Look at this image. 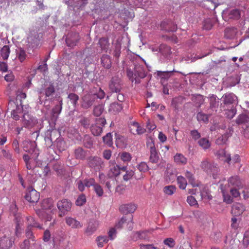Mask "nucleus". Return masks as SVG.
I'll return each mask as SVG.
<instances>
[{
    "label": "nucleus",
    "mask_w": 249,
    "mask_h": 249,
    "mask_svg": "<svg viewBox=\"0 0 249 249\" xmlns=\"http://www.w3.org/2000/svg\"><path fill=\"white\" fill-rule=\"evenodd\" d=\"M35 142H28L26 145H24L23 149L24 151L31 154L32 157H30L28 154H24L23 156V159L26 163L30 160L34 159V161L36 160V158L39 155L38 149L36 147Z\"/></svg>",
    "instance_id": "obj_1"
},
{
    "label": "nucleus",
    "mask_w": 249,
    "mask_h": 249,
    "mask_svg": "<svg viewBox=\"0 0 249 249\" xmlns=\"http://www.w3.org/2000/svg\"><path fill=\"white\" fill-rule=\"evenodd\" d=\"M41 36L39 33L35 31H31L30 33L29 36L27 38V49L28 53H31V51L33 52L34 49H36L40 44Z\"/></svg>",
    "instance_id": "obj_2"
},
{
    "label": "nucleus",
    "mask_w": 249,
    "mask_h": 249,
    "mask_svg": "<svg viewBox=\"0 0 249 249\" xmlns=\"http://www.w3.org/2000/svg\"><path fill=\"white\" fill-rule=\"evenodd\" d=\"M136 206L133 204H125L122 205L119 210L123 213H133L136 210Z\"/></svg>",
    "instance_id": "obj_26"
},
{
    "label": "nucleus",
    "mask_w": 249,
    "mask_h": 249,
    "mask_svg": "<svg viewBox=\"0 0 249 249\" xmlns=\"http://www.w3.org/2000/svg\"><path fill=\"white\" fill-rule=\"evenodd\" d=\"M249 117L245 114H241L238 116L236 119V123L238 124H245L248 122Z\"/></svg>",
    "instance_id": "obj_43"
},
{
    "label": "nucleus",
    "mask_w": 249,
    "mask_h": 249,
    "mask_svg": "<svg viewBox=\"0 0 249 249\" xmlns=\"http://www.w3.org/2000/svg\"><path fill=\"white\" fill-rule=\"evenodd\" d=\"M25 199L30 203H36L39 199V194L34 189H28L24 196Z\"/></svg>",
    "instance_id": "obj_9"
},
{
    "label": "nucleus",
    "mask_w": 249,
    "mask_h": 249,
    "mask_svg": "<svg viewBox=\"0 0 249 249\" xmlns=\"http://www.w3.org/2000/svg\"><path fill=\"white\" fill-rule=\"evenodd\" d=\"M174 159L175 162L178 165H185L187 163V159L180 153H177Z\"/></svg>",
    "instance_id": "obj_35"
},
{
    "label": "nucleus",
    "mask_w": 249,
    "mask_h": 249,
    "mask_svg": "<svg viewBox=\"0 0 249 249\" xmlns=\"http://www.w3.org/2000/svg\"><path fill=\"white\" fill-rule=\"evenodd\" d=\"M10 50L9 46L5 45L0 50V55L3 59L7 60L9 56Z\"/></svg>",
    "instance_id": "obj_46"
},
{
    "label": "nucleus",
    "mask_w": 249,
    "mask_h": 249,
    "mask_svg": "<svg viewBox=\"0 0 249 249\" xmlns=\"http://www.w3.org/2000/svg\"><path fill=\"white\" fill-rule=\"evenodd\" d=\"M17 56L19 60L22 62L25 60L27 54L23 48H19L17 50Z\"/></svg>",
    "instance_id": "obj_48"
},
{
    "label": "nucleus",
    "mask_w": 249,
    "mask_h": 249,
    "mask_svg": "<svg viewBox=\"0 0 249 249\" xmlns=\"http://www.w3.org/2000/svg\"><path fill=\"white\" fill-rule=\"evenodd\" d=\"M223 17L225 18V20H227L226 18H228V19H237L240 17V13L239 10L236 9L228 10L224 12Z\"/></svg>",
    "instance_id": "obj_12"
},
{
    "label": "nucleus",
    "mask_w": 249,
    "mask_h": 249,
    "mask_svg": "<svg viewBox=\"0 0 249 249\" xmlns=\"http://www.w3.org/2000/svg\"><path fill=\"white\" fill-rule=\"evenodd\" d=\"M123 109L122 105L121 104L113 103L110 105L109 111L114 113L119 112Z\"/></svg>",
    "instance_id": "obj_45"
},
{
    "label": "nucleus",
    "mask_w": 249,
    "mask_h": 249,
    "mask_svg": "<svg viewBox=\"0 0 249 249\" xmlns=\"http://www.w3.org/2000/svg\"><path fill=\"white\" fill-rule=\"evenodd\" d=\"M97 97L95 94H86L82 98L81 106L83 108L88 109L91 107L95 100Z\"/></svg>",
    "instance_id": "obj_8"
},
{
    "label": "nucleus",
    "mask_w": 249,
    "mask_h": 249,
    "mask_svg": "<svg viewBox=\"0 0 249 249\" xmlns=\"http://www.w3.org/2000/svg\"><path fill=\"white\" fill-rule=\"evenodd\" d=\"M65 220L67 225L73 229L80 228L83 226L79 221L71 217H66Z\"/></svg>",
    "instance_id": "obj_29"
},
{
    "label": "nucleus",
    "mask_w": 249,
    "mask_h": 249,
    "mask_svg": "<svg viewBox=\"0 0 249 249\" xmlns=\"http://www.w3.org/2000/svg\"><path fill=\"white\" fill-rule=\"evenodd\" d=\"M90 130L92 134L94 136H99L103 131L102 127L96 125H92L90 127Z\"/></svg>",
    "instance_id": "obj_54"
},
{
    "label": "nucleus",
    "mask_w": 249,
    "mask_h": 249,
    "mask_svg": "<svg viewBox=\"0 0 249 249\" xmlns=\"http://www.w3.org/2000/svg\"><path fill=\"white\" fill-rule=\"evenodd\" d=\"M200 166L207 173L213 174L214 178H216L218 168L216 164L210 162L208 159H205L201 161Z\"/></svg>",
    "instance_id": "obj_3"
},
{
    "label": "nucleus",
    "mask_w": 249,
    "mask_h": 249,
    "mask_svg": "<svg viewBox=\"0 0 249 249\" xmlns=\"http://www.w3.org/2000/svg\"><path fill=\"white\" fill-rule=\"evenodd\" d=\"M79 39V35L78 33H70L66 39V42L68 46L72 47L76 45Z\"/></svg>",
    "instance_id": "obj_17"
},
{
    "label": "nucleus",
    "mask_w": 249,
    "mask_h": 249,
    "mask_svg": "<svg viewBox=\"0 0 249 249\" xmlns=\"http://www.w3.org/2000/svg\"><path fill=\"white\" fill-rule=\"evenodd\" d=\"M160 27L161 30L167 32H175L177 30V26L172 21L170 20L161 22Z\"/></svg>",
    "instance_id": "obj_20"
},
{
    "label": "nucleus",
    "mask_w": 249,
    "mask_h": 249,
    "mask_svg": "<svg viewBox=\"0 0 249 249\" xmlns=\"http://www.w3.org/2000/svg\"><path fill=\"white\" fill-rule=\"evenodd\" d=\"M224 33L226 38L228 39H234L236 37L238 31L236 28L228 27L225 29Z\"/></svg>",
    "instance_id": "obj_28"
},
{
    "label": "nucleus",
    "mask_w": 249,
    "mask_h": 249,
    "mask_svg": "<svg viewBox=\"0 0 249 249\" xmlns=\"http://www.w3.org/2000/svg\"><path fill=\"white\" fill-rule=\"evenodd\" d=\"M176 187L173 185H169L164 187L163 191L168 195H172L176 191Z\"/></svg>",
    "instance_id": "obj_58"
},
{
    "label": "nucleus",
    "mask_w": 249,
    "mask_h": 249,
    "mask_svg": "<svg viewBox=\"0 0 249 249\" xmlns=\"http://www.w3.org/2000/svg\"><path fill=\"white\" fill-rule=\"evenodd\" d=\"M71 203L67 199H62L57 203V207L59 210V215L62 217L70 212L71 208Z\"/></svg>",
    "instance_id": "obj_5"
},
{
    "label": "nucleus",
    "mask_w": 249,
    "mask_h": 249,
    "mask_svg": "<svg viewBox=\"0 0 249 249\" xmlns=\"http://www.w3.org/2000/svg\"><path fill=\"white\" fill-rule=\"evenodd\" d=\"M22 123L27 128L33 127L37 123V120L28 113H24L23 116Z\"/></svg>",
    "instance_id": "obj_11"
},
{
    "label": "nucleus",
    "mask_w": 249,
    "mask_h": 249,
    "mask_svg": "<svg viewBox=\"0 0 249 249\" xmlns=\"http://www.w3.org/2000/svg\"><path fill=\"white\" fill-rule=\"evenodd\" d=\"M25 235L28 240H31L33 242H35V237L33 233V229L27 228L25 231Z\"/></svg>",
    "instance_id": "obj_57"
},
{
    "label": "nucleus",
    "mask_w": 249,
    "mask_h": 249,
    "mask_svg": "<svg viewBox=\"0 0 249 249\" xmlns=\"http://www.w3.org/2000/svg\"><path fill=\"white\" fill-rule=\"evenodd\" d=\"M222 98L225 105L237 104V97L233 93H227L223 95Z\"/></svg>",
    "instance_id": "obj_15"
},
{
    "label": "nucleus",
    "mask_w": 249,
    "mask_h": 249,
    "mask_svg": "<svg viewBox=\"0 0 249 249\" xmlns=\"http://www.w3.org/2000/svg\"><path fill=\"white\" fill-rule=\"evenodd\" d=\"M103 141L108 146H111L113 144L111 134L110 133H107L106 136L103 137Z\"/></svg>",
    "instance_id": "obj_56"
},
{
    "label": "nucleus",
    "mask_w": 249,
    "mask_h": 249,
    "mask_svg": "<svg viewBox=\"0 0 249 249\" xmlns=\"http://www.w3.org/2000/svg\"><path fill=\"white\" fill-rule=\"evenodd\" d=\"M130 130L133 134L138 135L142 134L146 131L145 129L140 126L139 124L136 122H133L130 124Z\"/></svg>",
    "instance_id": "obj_21"
},
{
    "label": "nucleus",
    "mask_w": 249,
    "mask_h": 249,
    "mask_svg": "<svg viewBox=\"0 0 249 249\" xmlns=\"http://www.w3.org/2000/svg\"><path fill=\"white\" fill-rule=\"evenodd\" d=\"M210 107L213 111H216V109L218 106V101L215 95L212 94L209 97Z\"/></svg>",
    "instance_id": "obj_37"
},
{
    "label": "nucleus",
    "mask_w": 249,
    "mask_h": 249,
    "mask_svg": "<svg viewBox=\"0 0 249 249\" xmlns=\"http://www.w3.org/2000/svg\"><path fill=\"white\" fill-rule=\"evenodd\" d=\"M217 156L219 159L228 163L231 160V156L225 149H220L217 151Z\"/></svg>",
    "instance_id": "obj_31"
},
{
    "label": "nucleus",
    "mask_w": 249,
    "mask_h": 249,
    "mask_svg": "<svg viewBox=\"0 0 249 249\" xmlns=\"http://www.w3.org/2000/svg\"><path fill=\"white\" fill-rule=\"evenodd\" d=\"M100 180L101 183H105L106 187L107 188L108 191L111 192V184L110 181L107 180L109 178L107 176H106L103 173H100L99 176Z\"/></svg>",
    "instance_id": "obj_39"
},
{
    "label": "nucleus",
    "mask_w": 249,
    "mask_h": 249,
    "mask_svg": "<svg viewBox=\"0 0 249 249\" xmlns=\"http://www.w3.org/2000/svg\"><path fill=\"white\" fill-rule=\"evenodd\" d=\"M101 64L103 67L107 69H109L111 66V60L110 56L107 54H104L101 58Z\"/></svg>",
    "instance_id": "obj_33"
},
{
    "label": "nucleus",
    "mask_w": 249,
    "mask_h": 249,
    "mask_svg": "<svg viewBox=\"0 0 249 249\" xmlns=\"http://www.w3.org/2000/svg\"><path fill=\"white\" fill-rule=\"evenodd\" d=\"M54 145L57 149L61 152L65 150L67 148L65 142L61 138H57L54 142Z\"/></svg>",
    "instance_id": "obj_36"
},
{
    "label": "nucleus",
    "mask_w": 249,
    "mask_h": 249,
    "mask_svg": "<svg viewBox=\"0 0 249 249\" xmlns=\"http://www.w3.org/2000/svg\"><path fill=\"white\" fill-rule=\"evenodd\" d=\"M150 157L149 161L153 163H157L159 160V156L154 144L153 142L149 143Z\"/></svg>",
    "instance_id": "obj_16"
},
{
    "label": "nucleus",
    "mask_w": 249,
    "mask_h": 249,
    "mask_svg": "<svg viewBox=\"0 0 249 249\" xmlns=\"http://www.w3.org/2000/svg\"><path fill=\"white\" fill-rule=\"evenodd\" d=\"M97 246L99 248H102L105 244H107L108 241V237L107 236H100L96 238Z\"/></svg>",
    "instance_id": "obj_49"
},
{
    "label": "nucleus",
    "mask_w": 249,
    "mask_h": 249,
    "mask_svg": "<svg viewBox=\"0 0 249 249\" xmlns=\"http://www.w3.org/2000/svg\"><path fill=\"white\" fill-rule=\"evenodd\" d=\"M45 135L47 136V137H49L50 138L52 139V140L54 139L55 138H57V137L60 136V133L58 132V131L55 129V128H52L51 129H48L45 133Z\"/></svg>",
    "instance_id": "obj_38"
},
{
    "label": "nucleus",
    "mask_w": 249,
    "mask_h": 249,
    "mask_svg": "<svg viewBox=\"0 0 249 249\" xmlns=\"http://www.w3.org/2000/svg\"><path fill=\"white\" fill-rule=\"evenodd\" d=\"M22 106H19L17 105L16 106V108L12 110L11 115L14 119L15 120H18L19 119V116L18 114H20L22 112L23 107Z\"/></svg>",
    "instance_id": "obj_41"
},
{
    "label": "nucleus",
    "mask_w": 249,
    "mask_h": 249,
    "mask_svg": "<svg viewBox=\"0 0 249 249\" xmlns=\"http://www.w3.org/2000/svg\"><path fill=\"white\" fill-rule=\"evenodd\" d=\"M120 158L121 160L124 162L130 161L132 159L131 155L126 152H123L120 155Z\"/></svg>",
    "instance_id": "obj_61"
},
{
    "label": "nucleus",
    "mask_w": 249,
    "mask_h": 249,
    "mask_svg": "<svg viewBox=\"0 0 249 249\" xmlns=\"http://www.w3.org/2000/svg\"><path fill=\"white\" fill-rule=\"evenodd\" d=\"M99 225V223L98 221L94 219L90 220L85 230V233L87 236L91 235L97 230Z\"/></svg>",
    "instance_id": "obj_13"
},
{
    "label": "nucleus",
    "mask_w": 249,
    "mask_h": 249,
    "mask_svg": "<svg viewBox=\"0 0 249 249\" xmlns=\"http://www.w3.org/2000/svg\"><path fill=\"white\" fill-rule=\"evenodd\" d=\"M104 110V107L102 105H99L94 107L93 109V114L96 116H100Z\"/></svg>",
    "instance_id": "obj_60"
},
{
    "label": "nucleus",
    "mask_w": 249,
    "mask_h": 249,
    "mask_svg": "<svg viewBox=\"0 0 249 249\" xmlns=\"http://www.w3.org/2000/svg\"><path fill=\"white\" fill-rule=\"evenodd\" d=\"M159 52L164 56H168L171 53V48L166 44H161L159 47Z\"/></svg>",
    "instance_id": "obj_40"
},
{
    "label": "nucleus",
    "mask_w": 249,
    "mask_h": 249,
    "mask_svg": "<svg viewBox=\"0 0 249 249\" xmlns=\"http://www.w3.org/2000/svg\"><path fill=\"white\" fill-rule=\"evenodd\" d=\"M146 76V74L143 66L140 65H135L134 80L135 84L140 83V79H143Z\"/></svg>",
    "instance_id": "obj_10"
},
{
    "label": "nucleus",
    "mask_w": 249,
    "mask_h": 249,
    "mask_svg": "<svg viewBox=\"0 0 249 249\" xmlns=\"http://www.w3.org/2000/svg\"><path fill=\"white\" fill-rule=\"evenodd\" d=\"M109 163L112 164L113 166L110 168L107 177L109 178H111L120 175V166L118 165L115 164L114 161L110 160Z\"/></svg>",
    "instance_id": "obj_19"
},
{
    "label": "nucleus",
    "mask_w": 249,
    "mask_h": 249,
    "mask_svg": "<svg viewBox=\"0 0 249 249\" xmlns=\"http://www.w3.org/2000/svg\"><path fill=\"white\" fill-rule=\"evenodd\" d=\"M200 195L202 199H206L208 200H211L213 197L211 195L210 191L206 187H204L200 191Z\"/></svg>",
    "instance_id": "obj_52"
},
{
    "label": "nucleus",
    "mask_w": 249,
    "mask_h": 249,
    "mask_svg": "<svg viewBox=\"0 0 249 249\" xmlns=\"http://www.w3.org/2000/svg\"><path fill=\"white\" fill-rule=\"evenodd\" d=\"M174 72H177L175 69L169 71H157V75L162 82L167 81L173 75Z\"/></svg>",
    "instance_id": "obj_25"
},
{
    "label": "nucleus",
    "mask_w": 249,
    "mask_h": 249,
    "mask_svg": "<svg viewBox=\"0 0 249 249\" xmlns=\"http://www.w3.org/2000/svg\"><path fill=\"white\" fill-rule=\"evenodd\" d=\"M53 199L47 198L44 199L41 203V208L43 210H49L52 211L54 208Z\"/></svg>",
    "instance_id": "obj_34"
},
{
    "label": "nucleus",
    "mask_w": 249,
    "mask_h": 249,
    "mask_svg": "<svg viewBox=\"0 0 249 249\" xmlns=\"http://www.w3.org/2000/svg\"><path fill=\"white\" fill-rule=\"evenodd\" d=\"M98 44L102 50L106 51L108 49L109 45L108 39L106 37L101 38L99 40Z\"/></svg>",
    "instance_id": "obj_44"
},
{
    "label": "nucleus",
    "mask_w": 249,
    "mask_h": 249,
    "mask_svg": "<svg viewBox=\"0 0 249 249\" xmlns=\"http://www.w3.org/2000/svg\"><path fill=\"white\" fill-rule=\"evenodd\" d=\"M186 178L188 179L189 183L192 185L193 187L198 185L196 182L193 174L188 171H186L185 173Z\"/></svg>",
    "instance_id": "obj_47"
},
{
    "label": "nucleus",
    "mask_w": 249,
    "mask_h": 249,
    "mask_svg": "<svg viewBox=\"0 0 249 249\" xmlns=\"http://www.w3.org/2000/svg\"><path fill=\"white\" fill-rule=\"evenodd\" d=\"M108 88L112 93H119L122 89V83L119 76H115L111 78L108 83Z\"/></svg>",
    "instance_id": "obj_6"
},
{
    "label": "nucleus",
    "mask_w": 249,
    "mask_h": 249,
    "mask_svg": "<svg viewBox=\"0 0 249 249\" xmlns=\"http://www.w3.org/2000/svg\"><path fill=\"white\" fill-rule=\"evenodd\" d=\"M132 219L133 217L132 216L129 219H127L126 216H123L120 220L116 224L115 228L121 229L123 225L126 223L127 229L129 230H131L133 226Z\"/></svg>",
    "instance_id": "obj_14"
},
{
    "label": "nucleus",
    "mask_w": 249,
    "mask_h": 249,
    "mask_svg": "<svg viewBox=\"0 0 249 249\" xmlns=\"http://www.w3.org/2000/svg\"><path fill=\"white\" fill-rule=\"evenodd\" d=\"M137 168L142 173H145L149 170V167L145 162H141L138 164Z\"/></svg>",
    "instance_id": "obj_59"
},
{
    "label": "nucleus",
    "mask_w": 249,
    "mask_h": 249,
    "mask_svg": "<svg viewBox=\"0 0 249 249\" xmlns=\"http://www.w3.org/2000/svg\"><path fill=\"white\" fill-rule=\"evenodd\" d=\"M86 202V196L84 195H81L78 196L76 200V204L77 206H82Z\"/></svg>",
    "instance_id": "obj_63"
},
{
    "label": "nucleus",
    "mask_w": 249,
    "mask_h": 249,
    "mask_svg": "<svg viewBox=\"0 0 249 249\" xmlns=\"http://www.w3.org/2000/svg\"><path fill=\"white\" fill-rule=\"evenodd\" d=\"M70 242L65 241L63 239H59L58 241H53V248L55 249H67L70 248Z\"/></svg>",
    "instance_id": "obj_27"
},
{
    "label": "nucleus",
    "mask_w": 249,
    "mask_h": 249,
    "mask_svg": "<svg viewBox=\"0 0 249 249\" xmlns=\"http://www.w3.org/2000/svg\"><path fill=\"white\" fill-rule=\"evenodd\" d=\"M198 143L199 145L204 149H207L211 146L210 142L205 138H203L199 140Z\"/></svg>",
    "instance_id": "obj_50"
},
{
    "label": "nucleus",
    "mask_w": 249,
    "mask_h": 249,
    "mask_svg": "<svg viewBox=\"0 0 249 249\" xmlns=\"http://www.w3.org/2000/svg\"><path fill=\"white\" fill-rule=\"evenodd\" d=\"M83 143L86 148H90L92 146L93 141L89 135H85L83 138Z\"/></svg>",
    "instance_id": "obj_42"
},
{
    "label": "nucleus",
    "mask_w": 249,
    "mask_h": 249,
    "mask_svg": "<svg viewBox=\"0 0 249 249\" xmlns=\"http://www.w3.org/2000/svg\"><path fill=\"white\" fill-rule=\"evenodd\" d=\"M74 155L75 159L83 160L87 155V151L84 150L82 147H79L74 150Z\"/></svg>",
    "instance_id": "obj_30"
},
{
    "label": "nucleus",
    "mask_w": 249,
    "mask_h": 249,
    "mask_svg": "<svg viewBox=\"0 0 249 249\" xmlns=\"http://www.w3.org/2000/svg\"><path fill=\"white\" fill-rule=\"evenodd\" d=\"M27 227L31 229H33V228H37L39 229H41L42 228V226L36 222L35 218L32 216H27Z\"/></svg>",
    "instance_id": "obj_32"
},
{
    "label": "nucleus",
    "mask_w": 249,
    "mask_h": 249,
    "mask_svg": "<svg viewBox=\"0 0 249 249\" xmlns=\"http://www.w3.org/2000/svg\"><path fill=\"white\" fill-rule=\"evenodd\" d=\"M103 163V162L101 158L98 157H91L89 161V166L95 170H99L102 167Z\"/></svg>",
    "instance_id": "obj_18"
},
{
    "label": "nucleus",
    "mask_w": 249,
    "mask_h": 249,
    "mask_svg": "<svg viewBox=\"0 0 249 249\" xmlns=\"http://www.w3.org/2000/svg\"><path fill=\"white\" fill-rule=\"evenodd\" d=\"M14 243V239L11 233H7L0 238V249H9Z\"/></svg>",
    "instance_id": "obj_7"
},
{
    "label": "nucleus",
    "mask_w": 249,
    "mask_h": 249,
    "mask_svg": "<svg viewBox=\"0 0 249 249\" xmlns=\"http://www.w3.org/2000/svg\"><path fill=\"white\" fill-rule=\"evenodd\" d=\"M94 190L98 196H101L103 195V190L102 187L98 184L95 183L94 185Z\"/></svg>",
    "instance_id": "obj_64"
},
{
    "label": "nucleus",
    "mask_w": 249,
    "mask_h": 249,
    "mask_svg": "<svg viewBox=\"0 0 249 249\" xmlns=\"http://www.w3.org/2000/svg\"><path fill=\"white\" fill-rule=\"evenodd\" d=\"M134 175H135V173H134V171H133L132 170L126 171L125 175H124L123 176V179L124 181H127L130 180V179H131L132 178L133 176H134Z\"/></svg>",
    "instance_id": "obj_62"
},
{
    "label": "nucleus",
    "mask_w": 249,
    "mask_h": 249,
    "mask_svg": "<svg viewBox=\"0 0 249 249\" xmlns=\"http://www.w3.org/2000/svg\"><path fill=\"white\" fill-rule=\"evenodd\" d=\"M177 181L180 189H185L187 185V181L185 178L179 176L177 178Z\"/></svg>",
    "instance_id": "obj_55"
},
{
    "label": "nucleus",
    "mask_w": 249,
    "mask_h": 249,
    "mask_svg": "<svg viewBox=\"0 0 249 249\" xmlns=\"http://www.w3.org/2000/svg\"><path fill=\"white\" fill-rule=\"evenodd\" d=\"M228 181V186L232 188H237L240 189L243 186V184L240 179L239 177L237 176L231 177L229 178Z\"/></svg>",
    "instance_id": "obj_23"
},
{
    "label": "nucleus",
    "mask_w": 249,
    "mask_h": 249,
    "mask_svg": "<svg viewBox=\"0 0 249 249\" xmlns=\"http://www.w3.org/2000/svg\"><path fill=\"white\" fill-rule=\"evenodd\" d=\"M221 189L224 202H226L227 204H231L233 202L232 198L226 192L224 189L222 188V186L221 187Z\"/></svg>",
    "instance_id": "obj_51"
},
{
    "label": "nucleus",
    "mask_w": 249,
    "mask_h": 249,
    "mask_svg": "<svg viewBox=\"0 0 249 249\" xmlns=\"http://www.w3.org/2000/svg\"><path fill=\"white\" fill-rule=\"evenodd\" d=\"M68 98L69 99L73 107H76L79 100V96L75 93H71L68 95Z\"/></svg>",
    "instance_id": "obj_53"
},
{
    "label": "nucleus",
    "mask_w": 249,
    "mask_h": 249,
    "mask_svg": "<svg viewBox=\"0 0 249 249\" xmlns=\"http://www.w3.org/2000/svg\"><path fill=\"white\" fill-rule=\"evenodd\" d=\"M55 91L53 85L50 82H45V84L37 90L39 95L38 103L42 104L40 95H45L46 97H49L52 95Z\"/></svg>",
    "instance_id": "obj_4"
},
{
    "label": "nucleus",
    "mask_w": 249,
    "mask_h": 249,
    "mask_svg": "<svg viewBox=\"0 0 249 249\" xmlns=\"http://www.w3.org/2000/svg\"><path fill=\"white\" fill-rule=\"evenodd\" d=\"M63 102L62 99L59 101L58 105H55L52 109L51 111L52 120L56 121L58 118L59 114L61 113L62 108Z\"/></svg>",
    "instance_id": "obj_22"
},
{
    "label": "nucleus",
    "mask_w": 249,
    "mask_h": 249,
    "mask_svg": "<svg viewBox=\"0 0 249 249\" xmlns=\"http://www.w3.org/2000/svg\"><path fill=\"white\" fill-rule=\"evenodd\" d=\"M245 210V207L242 204L236 203L231 208V213L235 216L240 215Z\"/></svg>",
    "instance_id": "obj_24"
}]
</instances>
